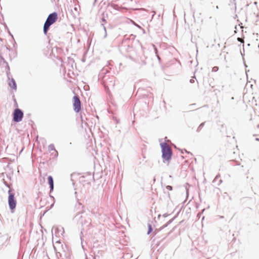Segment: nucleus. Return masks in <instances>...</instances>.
Listing matches in <instances>:
<instances>
[{"label": "nucleus", "instance_id": "obj_9", "mask_svg": "<svg viewBox=\"0 0 259 259\" xmlns=\"http://www.w3.org/2000/svg\"><path fill=\"white\" fill-rule=\"evenodd\" d=\"M152 231V228L151 225H148V234H149Z\"/></svg>", "mask_w": 259, "mask_h": 259}, {"label": "nucleus", "instance_id": "obj_2", "mask_svg": "<svg viewBox=\"0 0 259 259\" xmlns=\"http://www.w3.org/2000/svg\"><path fill=\"white\" fill-rule=\"evenodd\" d=\"M243 101L244 102L248 104L249 105L254 104L256 105V101L255 100V98L253 95V92L252 90H246L243 95Z\"/></svg>", "mask_w": 259, "mask_h": 259}, {"label": "nucleus", "instance_id": "obj_11", "mask_svg": "<svg viewBox=\"0 0 259 259\" xmlns=\"http://www.w3.org/2000/svg\"><path fill=\"white\" fill-rule=\"evenodd\" d=\"M218 69H219L218 67L215 66V67H213L212 71H217L218 70Z\"/></svg>", "mask_w": 259, "mask_h": 259}, {"label": "nucleus", "instance_id": "obj_14", "mask_svg": "<svg viewBox=\"0 0 259 259\" xmlns=\"http://www.w3.org/2000/svg\"><path fill=\"white\" fill-rule=\"evenodd\" d=\"M237 39H238V41H241V42H244V41H243V39H242V38H240V37H238V38H237Z\"/></svg>", "mask_w": 259, "mask_h": 259}, {"label": "nucleus", "instance_id": "obj_1", "mask_svg": "<svg viewBox=\"0 0 259 259\" xmlns=\"http://www.w3.org/2000/svg\"><path fill=\"white\" fill-rule=\"evenodd\" d=\"M57 19L58 15L56 12H54L49 15L44 26V32L45 34H47L50 26L54 24L57 20Z\"/></svg>", "mask_w": 259, "mask_h": 259}, {"label": "nucleus", "instance_id": "obj_10", "mask_svg": "<svg viewBox=\"0 0 259 259\" xmlns=\"http://www.w3.org/2000/svg\"><path fill=\"white\" fill-rule=\"evenodd\" d=\"M204 124V123H201L198 128V131H201L202 130Z\"/></svg>", "mask_w": 259, "mask_h": 259}, {"label": "nucleus", "instance_id": "obj_12", "mask_svg": "<svg viewBox=\"0 0 259 259\" xmlns=\"http://www.w3.org/2000/svg\"><path fill=\"white\" fill-rule=\"evenodd\" d=\"M166 189H167V190H169V191H171V190H172V187H171V186H167L166 187Z\"/></svg>", "mask_w": 259, "mask_h": 259}, {"label": "nucleus", "instance_id": "obj_15", "mask_svg": "<svg viewBox=\"0 0 259 259\" xmlns=\"http://www.w3.org/2000/svg\"><path fill=\"white\" fill-rule=\"evenodd\" d=\"M255 140L257 141H259V138H255Z\"/></svg>", "mask_w": 259, "mask_h": 259}, {"label": "nucleus", "instance_id": "obj_3", "mask_svg": "<svg viewBox=\"0 0 259 259\" xmlns=\"http://www.w3.org/2000/svg\"><path fill=\"white\" fill-rule=\"evenodd\" d=\"M162 148V157L167 161H169L171 159L172 152L169 146L166 144L163 143L161 144Z\"/></svg>", "mask_w": 259, "mask_h": 259}, {"label": "nucleus", "instance_id": "obj_7", "mask_svg": "<svg viewBox=\"0 0 259 259\" xmlns=\"http://www.w3.org/2000/svg\"><path fill=\"white\" fill-rule=\"evenodd\" d=\"M49 184L50 186L51 191L54 189V182L52 176H49L48 178Z\"/></svg>", "mask_w": 259, "mask_h": 259}, {"label": "nucleus", "instance_id": "obj_6", "mask_svg": "<svg viewBox=\"0 0 259 259\" xmlns=\"http://www.w3.org/2000/svg\"><path fill=\"white\" fill-rule=\"evenodd\" d=\"M9 198L8 202L9 205L11 209H13L16 207V201L14 199V194L11 192V191H9Z\"/></svg>", "mask_w": 259, "mask_h": 259}, {"label": "nucleus", "instance_id": "obj_13", "mask_svg": "<svg viewBox=\"0 0 259 259\" xmlns=\"http://www.w3.org/2000/svg\"><path fill=\"white\" fill-rule=\"evenodd\" d=\"M190 83H193L195 82V79H194V78H193L191 79L190 80Z\"/></svg>", "mask_w": 259, "mask_h": 259}, {"label": "nucleus", "instance_id": "obj_4", "mask_svg": "<svg viewBox=\"0 0 259 259\" xmlns=\"http://www.w3.org/2000/svg\"><path fill=\"white\" fill-rule=\"evenodd\" d=\"M73 106L74 110L78 113L81 110V102L77 96H74L73 98Z\"/></svg>", "mask_w": 259, "mask_h": 259}, {"label": "nucleus", "instance_id": "obj_8", "mask_svg": "<svg viewBox=\"0 0 259 259\" xmlns=\"http://www.w3.org/2000/svg\"><path fill=\"white\" fill-rule=\"evenodd\" d=\"M9 84L11 88H12L13 89H16V84L14 79H12V80H10V81L9 82Z\"/></svg>", "mask_w": 259, "mask_h": 259}, {"label": "nucleus", "instance_id": "obj_5", "mask_svg": "<svg viewBox=\"0 0 259 259\" xmlns=\"http://www.w3.org/2000/svg\"><path fill=\"white\" fill-rule=\"evenodd\" d=\"M23 117V113L19 109L14 110L13 114V120L15 122H19L22 120Z\"/></svg>", "mask_w": 259, "mask_h": 259}]
</instances>
